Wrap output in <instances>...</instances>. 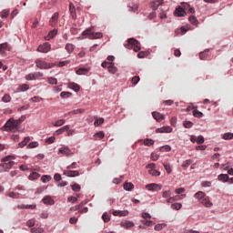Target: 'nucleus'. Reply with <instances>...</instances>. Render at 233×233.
Masks as SVG:
<instances>
[{
  "label": "nucleus",
  "instance_id": "obj_1",
  "mask_svg": "<svg viewBox=\"0 0 233 233\" xmlns=\"http://www.w3.org/2000/svg\"><path fill=\"white\" fill-rule=\"evenodd\" d=\"M26 119V116H23L19 119L10 118L5 125L2 127L5 132H15L19 130V125Z\"/></svg>",
  "mask_w": 233,
  "mask_h": 233
},
{
  "label": "nucleus",
  "instance_id": "obj_2",
  "mask_svg": "<svg viewBox=\"0 0 233 233\" xmlns=\"http://www.w3.org/2000/svg\"><path fill=\"white\" fill-rule=\"evenodd\" d=\"M15 159V156L9 155L2 158L0 164V172H8L12 167L15 164L13 160Z\"/></svg>",
  "mask_w": 233,
  "mask_h": 233
},
{
  "label": "nucleus",
  "instance_id": "obj_3",
  "mask_svg": "<svg viewBox=\"0 0 233 233\" xmlns=\"http://www.w3.org/2000/svg\"><path fill=\"white\" fill-rule=\"evenodd\" d=\"M82 35L85 39L86 37L88 39H103V33L101 32H94V26H91L87 29H86L83 33Z\"/></svg>",
  "mask_w": 233,
  "mask_h": 233
},
{
  "label": "nucleus",
  "instance_id": "obj_4",
  "mask_svg": "<svg viewBox=\"0 0 233 233\" xmlns=\"http://www.w3.org/2000/svg\"><path fill=\"white\" fill-rule=\"evenodd\" d=\"M126 48H128L129 50L133 49L134 52H139V50H141V44L134 38H129L126 45Z\"/></svg>",
  "mask_w": 233,
  "mask_h": 233
},
{
  "label": "nucleus",
  "instance_id": "obj_5",
  "mask_svg": "<svg viewBox=\"0 0 233 233\" xmlns=\"http://www.w3.org/2000/svg\"><path fill=\"white\" fill-rule=\"evenodd\" d=\"M35 65L37 68H40V70H48V68H54V64L47 63L46 61L37 58L35 60Z\"/></svg>",
  "mask_w": 233,
  "mask_h": 233
},
{
  "label": "nucleus",
  "instance_id": "obj_6",
  "mask_svg": "<svg viewBox=\"0 0 233 233\" xmlns=\"http://www.w3.org/2000/svg\"><path fill=\"white\" fill-rule=\"evenodd\" d=\"M36 50H37V52H40L41 54H48V52H50V50H52V45H50L49 43H44V44L40 45Z\"/></svg>",
  "mask_w": 233,
  "mask_h": 233
},
{
  "label": "nucleus",
  "instance_id": "obj_7",
  "mask_svg": "<svg viewBox=\"0 0 233 233\" xmlns=\"http://www.w3.org/2000/svg\"><path fill=\"white\" fill-rule=\"evenodd\" d=\"M146 188L150 192H158V190H161V188H163V186L161 184L151 183L146 185Z\"/></svg>",
  "mask_w": 233,
  "mask_h": 233
},
{
  "label": "nucleus",
  "instance_id": "obj_8",
  "mask_svg": "<svg viewBox=\"0 0 233 233\" xmlns=\"http://www.w3.org/2000/svg\"><path fill=\"white\" fill-rule=\"evenodd\" d=\"M58 154H63V156H72L74 153L72 152V149L68 147H60L58 150Z\"/></svg>",
  "mask_w": 233,
  "mask_h": 233
},
{
  "label": "nucleus",
  "instance_id": "obj_9",
  "mask_svg": "<svg viewBox=\"0 0 233 233\" xmlns=\"http://www.w3.org/2000/svg\"><path fill=\"white\" fill-rule=\"evenodd\" d=\"M174 15H176V17H185V15H187V11L181 6H177L174 11Z\"/></svg>",
  "mask_w": 233,
  "mask_h": 233
},
{
  "label": "nucleus",
  "instance_id": "obj_10",
  "mask_svg": "<svg viewBox=\"0 0 233 233\" xmlns=\"http://www.w3.org/2000/svg\"><path fill=\"white\" fill-rule=\"evenodd\" d=\"M201 205H203L204 207H206V208H210L212 207H214V204L212 203V201H210V197H205V198H203L200 201Z\"/></svg>",
  "mask_w": 233,
  "mask_h": 233
},
{
  "label": "nucleus",
  "instance_id": "obj_11",
  "mask_svg": "<svg viewBox=\"0 0 233 233\" xmlns=\"http://www.w3.org/2000/svg\"><path fill=\"white\" fill-rule=\"evenodd\" d=\"M58 21H59V13L56 12L52 15L49 21L50 26H56Z\"/></svg>",
  "mask_w": 233,
  "mask_h": 233
},
{
  "label": "nucleus",
  "instance_id": "obj_12",
  "mask_svg": "<svg viewBox=\"0 0 233 233\" xmlns=\"http://www.w3.org/2000/svg\"><path fill=\"white\" fill-rule=\"evenodd\" d=\"M157 134H170V132H172V127H160V128H157L156 130Z\"/></svg>",
  "mask_w": 233,
  "mask_h": 233
},
{
  "label": "nucleus",
  "instance_id": "obj_13",
  "mask_svg": "<svg viewBox=\"0 0 233 233\" xmlns=\"http://www.w3.org/2000/svg\"><path fill=\"white\" fill-rule=\"evenodd\" d=\"M64 175L67 176V177H77L79 176V171L77 170H64Z\"/></svg>",
  "mask_w": 233,
  "mask_h": 233
},
{
  "label": "nucleus",
  "instance_id": "obj_14",
  "mask_svg": "<svg viewBox=\"0 0 233 233\" xmlns=\"http://www.w3.org/2000/svg\"><path fill=\"white\" fill-rule=\"evenodd\" d=\"M128 210H115L113 211V216H117L118 218H124L128 216Z\"/></svg>",
  "mask_w": 233,
  "mask_h": 233
},
{
  "label": "nucleus",
  "instance_id": "obj_15",
  "mask_svg": "<svg viewBox=\"0 0 233 233\" xmlns=\"http://www.w3.org/2000/svg\"><path fill=\"white\" fill-rule=\"evenodd\" d=\"M152 116L154 117V119H156V121H157L158 123H161V121H163L165 119V115H162L159 112H153Z\"/></svg>",
  "mask_w": 233,
  "mask_h": 233
},
{
  "label": "nucleus",
  "instance_id": "obj_16",
  "mask_svg": "<svg viewBox=\"0 0 233 233\" xmlns=\"http://www.w3.org/2000/svg\"><path fill=\"white\" fill-rule=\"evenodd\" d=\"M10 50V48L8 47V44L4 43V44H0V54L1 56H5L6 54V51Z\"/></svg>",
  "mask_w": 233,
  "mask_h": 233
},
{
  "label": "nucleus",
  "instance_id": "obj_17",
  "mask_svg": "<svg viewBox=\"0 0 233 233\" xmlns=\"http://www.w3.org/2000/svg\"><path fill=\"white\" fill-rule=\"evenodd\" d=\"M183 198H187V195H181L180 197L179 196L169 197V198L167 199V203H174V201L183 199Z\"/></svg>",
  "mask_w": 233,
  "mask_h": 233
},
{
  "label": "nucleus",
  "instance_id": "obj_18",
  "mask_svg": "<svg viewBox=\"0 0 233 233\" xmlns=\"http://www.w3.org/2000/svg\"><path fill=\"white\" fill-rule=\"evenodd\" d=\"M207 197V194L203 191H198L194 195V198H196V199H198V201H203V199H205Z\"/></svg>",
  "mask_w": 233,
  "mask_h": 233
},
{
  "label": "nucleus",
  "instance_id": "obj_19",
  "mask_svg": "<svg viewBox=\"0 0 233 233\" xmlns=\"http://www.w3.org/2000/svg\"><path fill=\"white\" fill-rule=\"evenodd\" d=\"M163 3V0H155L151 3V8L152 10H157L161 6V4Z\"/></svg>",
  "mask_w": 233,
  "mask_h": 233
},
{
  "label": "nucleus",
  "instance_id": "obj_20",
  "mask_svg": "<svg viewBox=\"0 0 233 233\" xmlns=\"http://www.w3.org/2000/svg\"><path fill=\"white\" fill-rule=\"evenodd\" d=\"M68 86L71 88V90H75V92H79L81 90V86L74 82H70Z\"/></svg>",
  "mask_w": 233,
  "mask_h": 233
},
{
  "label": "nucleus",
  "instance_id": "obj_21",
  "mask_svg": "<svg viewBox=\"0 0 233 233\" xmlns=\"http://www.w3.org/2000/svg\"><path fill=\"white\" fill-rule=\"evenodd\" d=\"M70 130V126L66 125V126H64L63 127H61L60 129L56 130V136H61V134H63V132H66Z\"/></svg>",
  "mask_w": 233,
  "mask_h": 233
},
{
  "label": "nucleus",
  "instance_id": "obj_22",
  "mask_svg": "<svg viewBox=\"0 0 233 233\" xmlns=\"http://www.w3.org/2000/svg\"><path fill=\"white\" fill-rule=\"evenodd\" d=\"M65 50H66L67 54H72V52L76 50V46H74V44L68 43L66 45Z\"/></svg>",
  "mask_w": 233,
  "mask_h": 233
},
{
  "label": "nucleus",
  "instance_id": "obj_23",
  "mask_svg": "<svg viewBox=\"0 0 233 233\" xmlns=\"http://www.w3.org/2000/svg\"><path fill=\"white\" fill-rule=\"evenodd\" d=\"M56 35H57V30L54 29L49 32L48 35L46 36V41H50V39H54V37Z\"/></svg>",
  "mask_w": 233,
  "mask_h": 233
},
{
  "label": "nucleus",
  "instance_id": "obj_24",
  "mask_svg": "<svg viewBox=\"0 0 233 233\" xmlns=\"http://www.w3.org/2000/svg\"><path fill=\"white\" fill-rule=\"evenodd\" d=\"M28 143H30V137H25L24 140L18 144V147L19 148H24Z\"/></svg>",
  "mask_w": 233,
  "mask_h": 233
},
{
  "label": "nucleus",
  "instance_id": "obj_25",
  "mask_svg": "<svg viewBox=\"0 0 233 233\" xmlns=\"http://www.w3.org/2000/svg\"><path fill=\"white\" fill-rule=\"evenodd\" d=\"M121 227H123V228H132V227H134V222L132 221H125V222H121Z\"/></svg>",
  "mask_w": 233,
  "mask_h": 233
},
{
  "label": "nucleus",
  "instance_id": "obj_26",
  "mask_svg": "<svg viewBox=\"0 0 233 233\" xmlns=\"http://www.w3.org/2000/svg\"><path fill=\"white\" fill-rule=\"evenodd\" d=\"M218 181H222L223 183L228 182V175L227 174H220L218 176Z\"/></svg>",
  "mask_w": 233,
  "mask_h": 233
},
{
  "label": "nucleus",
  "instance_id": "obj_27",
  "mask_svg": "<svg viewBox=\"0 0 233 233\" xmlns=\"http://www.w3.org/2000/svg\"><path fill=\"white\" fill-rule=\"evenodd\" d=\"M107 70L109 74H116L117 72V67L114 66V63H110V65L107 66Z\"/></svg>",
  "mask_w": 233,
  "mask_h": 233
},
{
  "label": "nucleus",
  "instance_id": "obj_28",
  "mask_svg": "<svg viewBox=\"0 0 233 233\" xmlns=\"http://www.w3.org/2000/svg\"><path fill=\"white\" fill-rule=\"evenodd\" d=\"M83 205H84L83 202H81L80 204H78L75 207H71L70 209H69V213L70 212H76L77 210L79 212V210H81V208H83Z\"/></svg>",
  "mask_w": 233,
  "mask_h": 233
},
{
  "label": "nucleus",
  "instance_id": "obj_29",
  "mask_svg": "<svg viewBox=\"0 0 233 233\" xmlns=\"http://www.w3.org/2000/svg\"><path fill=\"white\" fill-rule=\"evenodd\" d=\"M77 76H85L88 74V68L85 67H80L79 69L76 70Z\"/></svg>",
  "mask_w": 233,
  "mask_h": 233
},
{
  "label": "nucleus",
  "instance_id": "obj_30",
  "mask_svg": "<svg viewBox=\"0 0 233 233\" xmlns=\"http://www.w3.org/2000/svg\"><path fill=\"white\" fill-rule=\"evenodd\" d=\"M43 203L45 205H54L55 202H54V199H52L49 196H47L43 198Z\"/></svg>",
  "mask_w": 233,
  "mask_h": 233
},
{
  "label": "nucleus",
  "instance_id": "obj_31",
  "mask_svg": "<svg viewBox=\"0 0 233 233\" xmlns=\"http://www.w3.org/2000/svg\"><path fill=\"white\" fill-rule=\"evenodd\" d=\"M30 88V86L28 84H22L18 86V92H26Z\"/></svg>",
  "mask_w": 233,
  "mask_h": 233
},
{
  "label": "nucleus",
  "instance_id": "obj_32",
  "mask_svg": "<svg viewBox=\"0 0 233 233\" xmlns=\"http://www.w3.org/2000/svg\"><path fill=\"white\" fill-rule=\"evenodd\" d=\"M41 175H39V173L37 172H32L30 175H29V179L31 181H35V179H39Z\"/></svg>",
  "mask_w": 233,
  "mask_h": 233
},
{
  "label": "nucleus",
  "instance_id": "obj_33",
  "mask_svg": "<svg viewBox=\"0 0 233 233\" xmlns=\"http://www.w3.org/2000/svg\"><path fill=\"white\" fill-rule=\"evenodd\" d=\"M124 190H127L128 192H130V190H134V184L126 182L124 184Z\"/></svg>",
  "mask_w": 233,
  "mask_h": 233
},
{
  "label": "nucleus",
  "instance_id": "obj_34",
  "mask_svg": "<svg viewBox=\"0 0 233 233\" xmlns=\"http://www.w3.org/2000/svg\"><path fill=\"white\" fill-rule=\"evenodd\" d=\"M143 143L145 147H152V145H154L155 142H154V139L152 138H146L144 139Z\"/></svg>",
  "mask_w": 233,
  "mask_h": 233
},
{
  "label": "nucleus",
  "instance_id": "obj_35",
  "mask_svg": "<svg viewBox=\"0 0 233 233\" xmlns=\"http://www.w3.org/2000/svg\"><path fill=\"white\" fill-rule=\"evenodd\" d=\"M65 123H66V120L65 119L56 120L55 123H53V127H63Z\"/></svg>",
  "mask_w": 233,
  "mask_h": 233
},
{
  "label": "nucleus",
  "instance_id": "obj_36",
  "mask_svg": "<svg viewBox=\"0 0 233 233\" xmlns=\"http://www.w3.org/2000/svg\"><path fill=\"white\" fill-rule=\"evenodd\" d=\"M70 96H72V93H70L68 91H63L60 94V96L62 97V99H68V97H70Z\"/></svg>",
  "mask_w": 233,
  "mask_h": 233
},
{
  "label": "nucleus",
  "instance_id": "obj_37",
  "mask_svg": "<svg viewBox=\"0 0 233 233\" xmlns=\"http://www.w3.org/2000/svg\"><path fill=\"white\" fill-rule=\"evenodd\" d=\"M2 101L4 103H10L12 101V96H10L9 94H5L4 95V96L2 97Z\"/></svg>",
  "mask_w": 233,
  "mask_h": 233
},
{
  "label": "nucleus",
  "instance_id": "obj_38",
  "mask_svg": "<svg viewBox=\"0 0 233 233\" xmlns=\"http://www.w3.org/2000/svg\"><path fill=\"white\" fill-rule=\"evenodd\" d=\"M182 207H183V205L181 203H174L171 205V208L173 210H181Z\"/></svg>",
  "mask_w": 233,
  "mask_h": 233
},
{
  "label": "nucleus",
  "instance_id": "obj_39",
  "mask_svg": "<svg viewBox=\"0 0 233 233\" xmlns=\"http://www.w3.org/2000/svg\"><path fill=\"white\" fill-rule=\"evenodd\" d=\"M52 179V177L50 175H43L41 177V181L43 183H48Z\"/></svg>",
  "mask_w": 233,
  "mask_h": 233
},
{
  "label": "nucleus",
  "instance_id": "obj_40",
  "mask_svg": "<svg viewBox=\"0 0 233 233\" xmlns=\"http://www.w3.org/2000/svg\"><path fill=\"white\" fill-rule=\"evenodd\" d=\"M36 205H21L18 206V208H30L31 210H34L36 208Z\"/></svg>",
  "mask_w": 233,
  "mask_h": 233
},
{
  "label": "nucleus",
  "instance_id": "obj_41",
  "mask_svg": "<svg viewBox=\"0 0 233 233\" xmlns=\"http://www.w3.org/2000/svg\"><path fill=\"white\" fill-rule=\"evenodd\" d=\"M163 167L167 174H172V167H170V164L163 163Z\"/></svg>",
  "mask_w": 233,
  "mask_h": 233
},
{
  "label": "nucleus",
  "instance_id": "obj_42",
  "mask_svg": "<svg viewBox=\"0 0 233 233\" xmlns=\"http://www.w3.org/2000/svg\"><path fill=\"white\" fill-rule=\"evenodd\" d=\"M148 174H150V176H155L156 177H157V176H161V172L156 169H149Z\"/></svg>",
  "mask_w": 233,
  "mask_h": 233
},
{
  "label": "nucleus",
  "instance_id": "obj_43",
  "mask_svg": "<svg viewBox=\"0 0 233 233\" xmlns=\"http://www.w3.org/2000/svg\"><path fill=\"white\" fill-rule=\"evenodd\" d=\"M94 137L96 140L103 139V137H105V133L103 131H100V132L95 134Z\"/></svg>",
  "mask_w": 233,
  "mask_h": 233
},
{
  "label": "nucleus",
  "instance_id": "obj_44",
  "mask_svg": "<svg viewBox=\"0 0 233 233\" xmlns=\"http://www.w3.org/2000/svg\"><path fill=\"white\" fill-rule=\"evenodd\" d=\"M165 227H167V224H157L155 226V230L157 232H159L160 230H163L165 228Z\"/></svg>",
  "mask_w": 233,
  "mask_h": 233
},
{
  "label": "nucleus",
  "instance_id": "obj_45",
  "mask_svg": "<svg viewBox=\"0 0 233 233\" xmlns=\"http://www.w3.org/2000/svg\"><path fill=\"white\" fill-rule=\"evenodd\" d=\"M223 139H225L226 141H228L230 139H233V133H225L223 135Z\"/></svg>",
  "mask_w": 233,
  "mask_h": 233
},
{
  "label": "nucleus",
  "instance_id": "obj_46",
  "mask_svg": "<svg viewBox=\"0 0 233 233\" xmlns=\"http://www.w3.org/2000/svg\"><path fill=\"white\" fill-rule=\"evenodd\" d=\"M141 223L145 225V227H152L154 225V222L152 220H147L144 218V220H141Z\"/></svg>",
  "mask_w": 233,
  "mask_h": 233
},
{
  "label": "nucleus",
  "instance_id": "obj_47",
  "mask_svg": "<svg viewBox=\"0 0 233 233\" xmlns=\"http://www.w3.org/2000/svg\"><path fill=\"white\" fill-rule=\"evenodd\" d=\"M45 229L43 228H31V233H44Z\"/></svg>",
  "mask_w": 233,
  "mask_h": 233
},
{
  "label": "nucleus",
  "instance_id": "obj_48",
  "mask_svg": "<svg viewBox=\"0 0 233 233\" xmlns=\"http://www.w3.org/2000/svg\"><path fill=\"white\" fill-rule=\"evenodd\" d=\"M39 147V142L34 141L28 144L27 148H37Z\"/></svg>",
  "mask_w": 233,
  "mask_h": 233
},
{
  "label": "nucleus",
  "instance_id": "obj_49",
  "mask_svg": "<svg viewBox=\"0 0 233 233\" xmlns=\"http://www.w3.org/2000/svg\"><path fill=\"white\" fill-rule=\"evenodd\" d=\"M69 10L71 12V17L73 19H76L77 18V15L76 14V9L74 7L72 8V5H70Z\"/></svg>",
  "mask_w": 233,
  "mask_h": 233
},
{
  "label": "nucleus",
  "instance_id": "obj_50",
  "mask_svg": "<svg viewBox=\"0 0 233 233\" xmlns=\"http://www.w3.org/2000/svg\"><path fill=\"white\" fill-rule=\"evenodd\" d=\"M193 116H194V117L201 118L203 116V114L199 110L194 109Z\"/></svg>",
  "mask_w": 233,
  "mask_h": 233
},
{
  "label": "nucleus",
  "instance_id": "obj_51",
  "mask_svg": "<svg viewBox=\"0 0 233 233\" xmlns=\"http://www.w3.org/2000/svg\"><path fill=\"white\" fill-rule=\"evenodd\" d=\"M170 196H172V191L170 190H166V191H163L162 193V198H170Z\"/></svg>",
  "mask_w": 233,
  "mask_h": 233
},
{
  "label": "nucleus",
  "instance_id": "obj_52",
  "mask_svg": "<svg viewBox=\"0 0 233 233\" xmlns=\"http://www.w3.org/2000/svg\"><path fill=\"white\" fill-rule=\"evenodd\" d=\"M183 127L185 128H192L194 127V123L190 122V121H185L183 123Z\"/></svg>",
  "mask_w": 233,
  "mask_h": 233
},
{
  "label": "nucleus",
  "instance_id": "obj_53",
  "mask_svg": "<svg viewBox=\"0 0 233 233\" xmlns=\"http://www.w3.org/2000/svg\"><path fill=\"white\" fill-rule=\"evenodd\" d=\"M102 219L105 223H108V221H110V215H108L107 213H104L102 215Z\"/></svg>",
  "mask_w": 233,
  "mask_h": 233
},
{
  "label": "nucleus",
  "instance_id": "obj_54",
  "mask_svg": "<svg viewBox=\"0 0 233 233\" xmlns=\"http://www.w3.org/2000/svg\"><path fill=\"white\" fill-rule=\"evenodd\" d=\"M71 188L74 192H79L81 190V186H79V184H74L71 186Z\"/></svg>",
  "mask_w": 233,
  "mask_h": 233
},
{
  "label": "nucleus",
  "instance_id": "obj_55",
  "mask_svg": "<svg viewBox=\"0 0 233 233\" xmlns=\"http://www.w3.org/2000/svg\"><path fill=\"white\" fill-rule=\"evenodd\" d=\"M188 21L191 23V25H198V18H196L194 15L189 16Z\"/></svg>",
  "mask_w": 233,
  "mask_h": 233
},
{
  "label": "nucleus",
  "instance_id": "obj_56",
  "mask_svg": "<svg viewBox=\"0 0 233 233\" xmlns=\"http://www.w3.org/2000/svg\"><path fill=\"white\" fill-rule=\"evenodd\" d=\"M47 83H49V85H57V79L55 77H48Z\"/></svg>",
  "mask_w": 233,
  "mask_h": 233
},
{
  "label": "nucleus",
  "instance_id": "obj_57",
  "mask_svg": "<svg viewBox=\"0 0 233 233\" xmlns=\"http://www.w3.org/2000/svg\"><path fill=\"white\" fill-rule=\"evenodd\" d=\"M105 123V118H98L95 121L94 125L95 127H99L100 125H103Z\"/></svg>",
  "mask_w": 233,
  "mask_h": 233
},
{
  "label": "nucleus",
  "instance_id": "obj_58",
  "mask_svg": "<svg viewBox=\"0 0 233 233\" xmlns=\"http://www.w3.org/2000/svg\"><path fill=\"white\" fill-rule=\"evenodd\" d=\"M139 81H141V78L139 77V76H133L131 79V82L134 85H137V83H139Z\"/></svg>",
  "mask_w": 233,
  "mask_h": 233
},
{
  "label": "nucleus",
  "instance_id": "obj_59",
  "mask_svg": "<svg viewBox=\"0 0 233 233\" xmlns=\"http://www.w3.org/2000/svg\"><path fill=\"white\" fill-rule=\"evenodd\" d=\"M197 143L198 145H203L205 143V137H203V136H198L197 137Z\"/></svg>",
  "mask_w": 233,
  "mask_h": 233
},
{
  "label": "nucleus",
  "instance_id": "obj_60",
  "mask_svg": "<svg viewBox=\"0 0 233 233\" xmlns=\"http://www.w3.org/2000/svg\"><path fill=\"white\" fill-rule=\"evenodd\" d=\"M8 196L9 198H13V199H19V193L10 192Z\"/></svg>",
  "mask_w": 233,
  "mask_h": 233
},
{
  "label": "nucleus",
  "instance_id": "obj_61",
  "mask_svg": "<svg viewBox=\"0 0 233 233\" xmlns=\"http://www.w3.org/2000/svg\"><path fill=\"white\" fill-rule=\"evenodd\" d=\"M190 165H192V160L188 159L184 161V163L182 164V167H184V168H187V167H190Z\"/></svg>",
  "mask_w": 233,
  "mask_h": 233
},
{
  "label": "nucleus",
  "instance_id": "obj_62",
  "mask_svg": "<svg viewBox=\"0 0 233 233\" xmlns=\"http://www.w3.org/2000/svg\"><path fill=\"white\" fill-rule=\"evenodd\" d=\"M33 76L35 77V80L39 79V77H43V73L42 72H35V73H33Z\"/></svg>",
  "mask_w": 233,
  "mask_h": 233
},
{
  "label": "nucleus",
  "instance_id": "obj_63",
  "mask_svg": "<svg viewBox=\"0 0 233 233\" xmlns=\"http://www.w3.org/2000/svg\"><path fill=\"white\" fill-rule=\"evenodd\" d=\"M159 159V155H157V153H152L151 154V160L152 161H157Z\"/></svg>",
  "mask_w": 233,
  "mask_h": 233
},
{
  "label": "nucleus",
  "instance_id": "obj_64",
  "mask_svg": "<svg viewBox=\"0 0 233 233\" xmlns=\"http://www.w3.org/2000/svg\"><path fill=\"white\" fill-rule=\"evenodd\" d=\"M70 32H71V34H73V35H76L78 30H77V27L76 26V25H74V26L71 27Z\"/></svg>",
  "mask_w": 233,
  "mask_h": 233
}]
</instances>
